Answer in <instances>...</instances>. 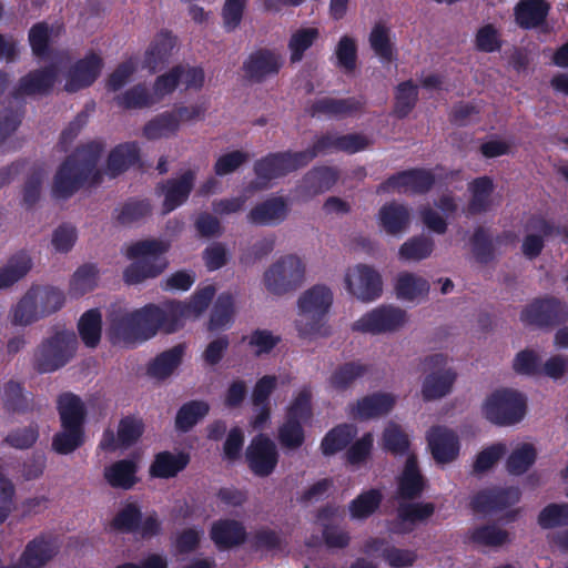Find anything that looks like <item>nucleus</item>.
I'll return each instance as SVG.
<instances>
[{"mask_svg":"<svg viewBox=\"0 0 568 568\" xmlns=\"http://www.w3.org/2000/svg\"><path fill=\"white\" fill-rule=\"evenodd\" d=\"M190 463V455L184 452L173 454L169 450L160 452L154 456L150 466L153 478L169 479L184 470Z\"/></svg>","mask_w":568,"mask_h":568,"instance_id":"473e14b6","label":"nucleus"},{"mask_svg":"<svg viewBox=\"0 0 568 568\" xmlns=\"http://www.w3.org/2000/svg\"><path fill=\"white\" fill-rule=\"evenodd\" d=\"M383 500L381 490L372 488L359 494L349 504V513L353 518L365 519L373 515Z\"/></svg>","mask_w":568,"mask_h":568,"instance_id":"864d4df0","label":"nucleus"},{"mask_svg":"<svg viewBox=\"0 0 568 568\" xmlns=\"http://www.w3.org/2000/svg\"><path fill=\"white\" fill-rule=\"evenodd\" d=\"M357 434L353 424H339L329 429L321 442V452L324 456H333L346 449Z\"/></svg>","mask_w":568,"mask_h":568,"instance_id":"58836bf2","label":"nucleus"},{"mask_svg":"<svg viewBox=\"0 0 568 568\" xmlns=\"http://www.w3.org/2000/svg\"><path fill=\"white\" fill-rule=\"evenodd\" d=\"M138 163H140L139 144L125 142L118 144L109 153L106 171L109 176L114 179Z\"/></svg>","mask_w":568,"mask_h":568,"instance_id":"72a5a7b5","label":"nucleus"},{"mask_svg":"<svg viewBox=\"0 0 568 568\" xmlns=\"http://www.w3.org/2000/svg\"><path fill=\"white\" fill-rule=\"evenodd\" d=\"M278 450L275 443L266 435L254 436L245 450V462L256 477H268L278 464Z\"/></svg>","mask_w":568,"mask_h":568,"instance_id":"f8f14e48","label":"nucleus"},{"mask_svg":"<svg viewBox=\"0 0 568 568\" xmlns=\"http://www.w3.org/2000/svg\"><path fill=\"white\" fill-rule=\"evenodd\" d=\"M526 397L509 388L491 393L483 405V414L495 425L508 426L519 423L526 414Z\"/></svg>","mask_w":568,"mask_h":568,"instance_id":"423d86ee","label":"nucleus"},{"mask_svg":"<svg viewBox=\"0 0 568 568\" xmlns=\"http://www.w3.org/2000/svg\"><path fill=\"white\" fill-rule=\"evenodd\" d=\"M144 423L141 417L129 415L120 419L118 425V440L123 448L134 445L144 433Z\"/></svg>","mask_w":568,"mask_h":568,"instance_id":"13d9d810","label":"nucleus"},{"mask_svg":"<svg viewBox=\"0 0 568 568\" xmlns=\"http://www.w3.org/2000/svg\"><path fill=\"white\" fill-rule=\"evenodd\" d=\"M214 295L215 287L206 285L197 290L189 303L166 301L161 305L146 304L133 312L115 315L110 321L109 339L113 345L130 347L152 338L159 331L175 333L186 317L202 314Z\"/></svg>","mask_w":568,"mask_h":568,"instance_id":"f257e3e1","label":"nucleus"},{"mask_svg":"<svg viewBox=\"0 0 568 568\" xmlns=\"http://www.w3.org/2000/svg\"><path fill=\"white\" fill-rule=\"evenodd\" d=\"M58 554L55 541L44 535H40L28 541L18 564L20 568H43Z\"/></svg>","mask_w":568,"mask_h":568,"instance_id":"393cba45","label":"nucleus"},{"mask_svg":"<svg viewBox=\"0 0 568 568\" xmlns=\"http://www.w3.org/2000/svg\"><path fill=\"white\" fill-rule=\"evenodd\" d=\"M101 143L91 141L75 149L60 164L53 179L52 194L55 199L67 200L82 189L102 182V173L97 169L102 154Z\"/></svg>","mask_w":568,"mask_h":568,"instance_id":"f03ea898","label":"nucleus"},{"mask_svg":"<svg viewBox=\"0 0 568 568\" xmlns=\"http://www.w3.org/2000/svg\"><path fill=\"white\" fill-rule=\"evenodd\" d=\"M406 321V312L392 305H382L364 314L352 328L356 332L379 334L397 331Z\"/></svg>","mask_w":568,"mask_h":568,"instance_id":"4468645a","label":"nucleus"},{"mask_svg":"<svg viewBox=\"0 0 568 568\" xmlns=\"http://www.w3.org/2000/svg\"><path fill=\"white\" fill-rule=\"evenodd\" d=\"M79 335L87 347L99 345L102 331V316L98 308L84 312L78 323Z\"/></svg>","mask_w":568,"mask_h":568,"instance_id":"a19ab883","label":"nucleus"},{"mask_svg":"<svg viewBox=\"0 0 568 568\" xmlns=\"http://www.w3.org/2000/svg\"><path fill=\"white\" fill-rule=\"evenodd\" d=\"M234 315V298L230 293L217 296L211 311L209 331H217L229 326Z\"/></svg>","mask_w":568,"mask_h":568,"instance_id":"3c124183","label":"nucleus"},{"mask_svg":"<svg viewBox=\"0 0 568 568\" xmlns=\"http://www.w3.org/2000/svg\"><path fill=\"white\" fill-rule=\"evenodd\" d=\"M305 276V265L293 254L282 256L264 273L266 290L275 295H283L298 288Z\"/></svg>","mask_w":568,"mask_h":568,"instance_id":"6e6552de","label":"nucleus"},{"mask_svg":"<svg viewBox=\"0 0 568 568\" xmlns=\"http://www.w3.org/2000/svg\"><path fill=\"white\" fill-rule=\"evenodd\" d=\"M185 349V344H178L160 353L148 365V375L158 379H165L170 377L181 365Z\"/></svg>","mask_w":568,"mask_h":568,"instance_id":"f704fd0d","label":"nucleus"},{"mask_svg":"<svg viewBox=\"0 0 568 568\" xmlns=\"http://www.w3.org/2000/svg\"><path fill=\"white\" fill-rule=\"evenodd\" d=\"M179 128L178 115L166 111L151 119L144 125L143 135L149 140H158L175 134Z\"/></svg>","mask_w":568,"mask_h":568,"instance_id":"a18cd8bd","label":"nucleus"},{"mask_svg":"<svg viewBox=\"0 0 568 568\" xmlns=\"http://www.w3.org/2000/svg\"><path fill=\"white\" fill-rule=\"evenodd\" d=\"M494 189V181L490 176L484 175L474 179L469 183L471 196L466 206V214L474 216L487 212L491 204Z\"/></svg>","mask_w":568,"mask_h":568,"instance_id":"c9c22d12","label":"nucleus"},{"mask_svg":"<svg viewBox=\"0 0 568 568\" xmlns=\"http://www.w3.org/2000/svg\"><path fill=\"white\" fill-rule=\"evenodd\" d=\"M521 493L518 487H491L476 493L470 499V508L476 514H493L517 504Z\"/></svg>","mask_w":568,"mask_h":568,"instance_id":"dca6fc26","label":"nucleus"},{"mask_svg":"<svg viewBox=\"0 0 568 568\" xmlns=\"http://www.w3.org/2000/svg\"><path fill=\"white\" fill-rule=\"evenodd\" d=\"M537 452L534 445L525 443L514 449L506 460V469L510 475L525 474L536 462Z\"/></svg>","mask_w":568,"mask_h":568,"instance_id":"8fccbe9b","label":"nucleus"},{"mask_svg":"<svg viewBox=\"0 0 568 568\" xmlns=\"http://www.w3.org/2000/svg\"><path fill=\"white\" fill-rule=\"evenodd\" d=\"M427 442L437 463H450L459 454L460 445L457 435L444 426H433L427 432Z\"/></svg>","mask_w":568,"mask_h":568,"instance_id":"b1692460","label":"nucleus"},{"mask_svg":"<svg viewBox=\"0 0 568 568\" xmlns=\"http://www.w3.org/2000/svg\"><path fill=\"white\" fill-rule=\"evenodd\" d=\"M434 250V241L419 235L406 241L399 247V256L405 261H420L428 257Z\"/></svg>","mask_w":568,"mask_h":568,"instance_id":"774afa93","label":"nucleus"},{"mask_svg":"<svg viewBox=\"0 0 568 568\" xmlns=\"http://www.w3.org/2000/svg\"><path fill=\"white\" fill-rule=\"evenodd\" d=\"M290 207L282 196H273L257 203L247 214L251 224L260 226H276L287 217Z\"/></svg>","mask_w":568,"mask_h":568,"instance_id":"a878e982","label":"nucleus"},{"mask_svg":"<svg viewBox=\"0 0 568 568\" xmlns=\"http://www.w3.org/2000/svg\"><path fill=\"white\" fill-rule=\"evenodd\" d=\"M34 290L42 317L55 313L64 305L65 296L61 290L52 286H37Z\"/></svg>","mask_w":568,"mask_h":568,"instance_id":"052dcab7","label":"nucleus"},{"mask_svg":"<svg viewBox=\"0 0 568 568\" xmlns=\"http://www.w3.org/2000/svg\"><path fill=\"white\" fill-rule=\"evenodd\" d=\"M151 210L149 200L130 199L121 206L115 219L122 225H130L148 216Z\"/></svg>","mask_w":568,"mask_h":568,"instance_id":"338daca9","label":"nucleus"},{"mask_svg":"<svg viewBox=\"0 0 568 568\" xmlns=\"http://www.w3.org/2000/svg\"><path fill=\"white\" fill-rule=\"evenodd\" d=\"M369 45L383 61L394 59V45L389 38V29L383 23H376L369 33Z\"/></svg>","mask_w":568,"mask_h":568,"instance_id":"0e129e2a","label":"nucleus"},{"mask_svg":"<svg viewBox=\"0 0 568 568\" xmlns=\"http://www.w3.org/2000/svg\"><path fill=\"white\" fill-rule=\"evenodd\" d=\"M31 265V258L26 252L12 255L7 265L0 270V290L21 280L30 271Z\"/></svg>","mask_w":568,"mask_h":568,"instance_id":"37998d69","label":"nucleus"},{"mask_svg":"<svg viewBox=\"0 0 568 568\" xmlns=\"http://www.w3.org/2000/svg\"><path fill=\"white\" fill-rule=\"evenodd\" d=\"M57 408L61 428L84 429L87 409L78 395L63 393L58 397Z\"/></svg>","mask_w":568,"mask_h":568,"instance_id":"c756f323","label":"nucleus"},{"mask_svg":"<svg viewBox=\"0 0 568 568\" xmlns=\"http://www.w3.org/2000/svg\"><path fill=\"white\" fill-rule=\"evenodd\" d=\"M426 488V479L420 474L417 458L409 455L406 459L402 475L398 477L397 491L404 500L419 498Z\"/></svg>","mask_w":568,"mask_h":568,"instance_id":"bb28decb","label":"nucleus"},{"mask_svg":"<svg viewBox=\"0 0 568 568\" xmlns=\"http://www.w3.org/2000/svg\"><path fill=\"white\" fill-rule=\"evenodd\" d=\"M114 100L120 108L125 110L144 109L156 103V99L143 83L133 85L122 94L116 95Z\"/></svg>","mask_w":568,"mask_h":568,"instance_id":"09e8293b","label":"nucleus"},{"mask_svg":"<svg viewBox=\"0 0 568 568\" xmlns=\"http://www.w3.org/2000/svg\"><path fill=\"white\" fill-rule=\"evenodd\" d=\"M209 536L219 550L242 546L248 539L244 524L233 518H220L212 523Z\"/></svg>","mask_w":568,"mask_h":568,"instance_id":"aec40b11","label":"nucleus"},{"mask_svg":"<svg viewBox=\"0 0 568 568\" xmlns=\"http://www.w3.org/2000/svg\"><path fill=\"white\" fill-rule=\"evenodd\" d=\"M418 101V87L413 80L400 82L395 89V103L393 113L398 119L406 118Z\"/></svg>","mask_w":568,"mask_h":568,"instance_id":"de8ad7c7","label":"nucleus"},{"mask_svg":"<svg viewBox=\"0 0 568 568\" xmlns=\"http://www.w3.org/2000/svg\"><path fill=\"white\" fill-rule=\"evenodd\" d=\"M169 248L168 242L154 239L131 244L126 250V257L135 261L123 272L125 283L139 284L146 278L159 276L168 267L164 254Z\"/></svg>","mask_w":568,"mask_h":568,"instance_id":"20e7f679","label":"nucleus"},{"mask_svg":"<svg viewBox=\"0 0 568 568\" xmlns=\"http://www.w3.org/2000/svg\"><path fill=\"white\" fill-rule=\"evenodd\" d=\"M408 436L403 432L399 425L390 423L385 427L382 437V446L385 452L394 456L407 454L409 449Z\"/></svg>","mask_w":568,"mask_h":568,"instance_id":"bf43d9fd","label":"nucleus"},{"mask_svg":"<svg viewBox=\"0 0 568 568\" xmlns=\"http://www.w3.org/2000/svg\"><path fill=\"white\" fill-rule=\"evenodd\" d=\"M84 429L62 428L52 438V448L60 455H68L84 444Z\"/></svg>","mask_w":568,"mask_h":568,"instance_id":"e2e57ef3","label":"nucleus"},{"mask_svg":"<svg viewBox=\"0 0 568 568\" xmlns=\"http://www.w3.org/2000/svg\"><path fill=\"white\" fill-rule=\"evenodd\" d=\"M298 155V151H281L271 152L256 160L253 171L261 186H267L271 181L286 176L304 168L302 159Z\"/></svg>","mask_w":568,"mask_h":568,"instance_id":"1a4fd4ad","label":"nucleus"},{"mask_svg":"<svg viewBox=\"0 0 568 568\" xmlns=\"http://www.w3.org/2000/svg\"><path fill=\"white\" fill-rule=\"evenodd\" d=\"M77 347L78 339L74 332H55L38 347L34 354L33 367L41 374L55 372L69 363Z\"/></svg>","mask_w":568,"mask_h":568,"instance_id":"39448f33","label":"nucleus"},{"mask_svg":"<svg viewBox=\"0 0 568 568\" xmlns=\"http://www.w3.org/2000/svg\"><path fill=\"white\" fill-rule=\"evenodd\" d=\"M371 371V365L359 361L346 362L338 365L328 378L329 386L337 392H345Z\"/></svg>","mask_w":568,"mask_h":568,"instance_id":"e433bc0d","label":"nucleus"},{"mask_svg":"<svg viewBox=\"0 0 568 568\" xmlns=\"http://www.w3.org/2000/svg\"><path fill=\"white\" fill-rule=\"evenodd\" d=\"M138 462L133 458H124L104 467L103 477L112 488L129 490L139 481Z\"/></svg>","mask_w":568,"mask_h":568,"instance_id":"7c9ffc66","label":"nucleus"},{"mask_svg":"<svg viewBox=\"0 0 568 568\" xmlns=\"http://www.w3.org/2000/svg\"><path fill=\"white\" fill-rule=\"evenodd\" d=\"M102 68V58L94 52L88 53L84 58L75 61L68 70L64 90L74 93L91 87L99 78Z\"/></svg>","mask_w":568,"mask_h":568,"instance_id":"6ab92c4d","label":"nucleus"},{"mask_svg":"<svg viewBox=\"0 0 568 568\" xmlns=\"http://www.w3.org/2000/svg\"><path fill=\"white\" fill-rule=\"evenodd\" d=\"M98 270L92 264L80 266L70 280L69 293L72 297H80L97 286Z\"/></svg>","mask_w":568,"mask_h":568,"instance_id":"6e6d98bb","label":"nucleus"},{"mask_svg":"<svg viewBox=\"0 0 568 568\" xmlns=\"http://www.w3.org/2000/svg\"><path fill=\"white\" fill-rule=\"evenodd\" d=\"M176 44V38L171 31L161 30L150 43L144 54V68L154 73L165 64Z\"/></svg>","mask_w":568,"mask_h":568,"instance_id":"2f4dec72","label":"nucleus"},{"mask_svg":"<svg viewBox=\"0 0 568 568\" xmlns=\"http://www.w3.org/2000/svg\"><path fill=\"white\" fill-rule=\"evenodd\" d=\"M378 220L386 233L395 235L407 229L410 214L405 205L390 202L379 209Z\"/></svg>","mask_w":568,"mask_h":568,"instance_id":"ea45409f","label":"nucleus"},{"mask_svg":"<svg viewBox=\"0 0 568 568\" xmlns=\"http://www.w3.org/2000/svg\"><path fill=\"white\" fill-rule=\"evenodd\" d=\"M514 239L511 231H504L493 239L488 229L477 226L469 239L473 256L479 264H489L496 257V244L513 242Z\"/></svg>","mask_w":568,"mask_h":568,"instance_id":"5701e85b","label":"nucleus"},{"mask_svg":"<svg viewBox=\"0 0 568 568\" xmlns=\"http://www.w3.org/2000/svg\"><path fill=\"white\" fill-rule=\"evenodd\" d=\"M520 321L538 328H554L568 322V303L552 295L534 298L520 312Z\"/></svg>","mask_w":568,"mask_h":568,"instance_id":"0eeeda50","label":"nucleus"},{"mask_svg":"<svg viewBox=\"0 0 568 568\" xmlns=\"http://www.w3.org/2000/svg\"><path fill=\"white\" fill-rule=\"evenodd\" d=\"M365 104L364 97L343 99L325 97L316 99L306 111L312 118L324 115L333 119H345L361 113Z\"/></svg>","mask_w":568,"mask_h":568,"instance_id":"a211bd4d","label":"nucleus"},{"mask_svg":"<svg viewBox=\"0 0 568 568\" xmlns=\"http://www.w3.org/2000/svg\"><path fill=\"white\" fill-rule=\"evenodd\" d=\"M395 288L399 298L414 301L426 296L430 286L427 280L406 272L398 275Z\"/></svg>","mask_w":568,"mask_h":568,"instance_id":"c03bdc74","label":"nucleus"},{"mask_svg":"<svg viewBox=\"0 0 568 568\" xmlns=\"http://www.w3.org/2000/svg\"><path fill=\"white\" fill-rule=\"evenodd\" d=\"M58 75L59 69L53 63L31 70L19 79L11 91V97L16 100L26 97H47L53 91Z\"/></svg>","mask_w":568,"mask_h":568,"instance_id":"ddd939ff","label":"nucleus"},{"mask_svg":"<svg viewBox=\"0 0 568 568\" xmlns=\"http://www.w3.org/2000/svg\"><path fill=\"white\" fill-rule=\"evenodd\" d=\"M210 410V406L203 400H190L183 404L175 416V428L186 433L191 430Z\"/></svg>","mask_w":568,"mask_h":568,"instance_id":"79ce46f5","label":"nucleus"},{"mask_svg":"<svg viewBox=\"0 0 568 568\" xmlns=\"http://www.w3.org/2000/svg\"><path fill=\"white\" fill-rule=\"evenodd\" d=\"M282 55L275 50L261 48L244 60L242 70L244 78L252 83H262L267 78L277 75L283 67Z\"/></svg>","mask_w":568,"mask_h":568,"instance_id":"f3484780","label":"nucleus"},{"mask_svg":"<svg viewBox=\"0 0 568 568\" xmlns=\"http://www.w3.org/2000/svg\"><path fill=\"white\" fill-rule=\"evenodd\" d=\"M435 513L433 503H399L396 518L389 524V531L396 535L410 534L417 523L427 520Z\"/></svg>","mask_w":568,"mask_h":568,"instance_id":"4be33fe9","label":"nucleus"},{"mask_svg":"<svg viewBox=\"0 0 568 568\" xmlns=\"http://www.w3.org/2000/svg\"><path fill=\"white\" fill-rule=\"evenodd\" d=\"M508 539V531L497 527L495 524L478 526L469 532V540L479 546L500 547Z\"/></svg>","mask_w":568,"mask_h":568,"instance_id":"5fc2aeb1","label":"nucleus"},{"mask_svg":"<svg viewBox=\"0 0 568 568\" xmlns=\"http://www.w3.org/2000/svg\"><path fill=\"white\" fill-rule=\"evenodd\" d=\"M395 400L390 394L374 393L357 400L355 417L367 420L388 414Z\"/></svg>","mask_w":568,"mask_h":568,"instance_id":"4c0bfd02","label":"nucleus"},{"mask_svg":"<svg viewBox=\"0 0 568 568\" xmlns=\"http://www.w3.org/2000/svg\"><path fill=\"white\" fill-rule=\"evenodd\" d=\"M40 318H42V315H40L38 301L36 298V290L31 287L13 308L12 323L14 325L26 326Z\"/></svg>","mask_w":568,"mask_h":568,"instance_id":"603ef678","label":"nucleus"},{"mask_svg":"<svg viewBox=\"0 0 568 568\" xmlns=\"http://www.w3.org/2000/svg\"><path fill=\"white\" fill-rule=\"evenodd\" d=\"M338 180V172L326 165L314 166L306 172L300 185V192L308 197L328 191Z\"/></svg>","mask_w":568,"mask_h":568,"instance_id":"c85d7f7f","label":"nucleus"},{"mask_svg":"<svg viewBox=\"0 0 568 568\" xmlns=\"http://www.w3.org/2000/svg\"><path fill=\"white\" fill-rule=\"evenodd\" d=\"M447 358L443 354H433L424 359L426 369H433L426 375L422 386L425 400L439 399L452 392L457 374L452 368L443 369Z\"/></svg>","mask_w":568,"mask_h":568,"instance_id":"9d476101","label":"nucleus"},{"mask_svg":"<svg viewBox=\"0 0 568 568\" xmlns=\"http://www.w3.org/2000/svg\"><path fill=\"white\" fill-rule=\"evenodd\" d=\"M142 511L136 503H126L112 518L110 527L121 534H134L139 530Z\"/></svg>","mask_w":568,"mask_h":568,"instance_id":"49530a36","label":"nucleus"},{"mask_svg":"<svg viewBox=\"0 0 568 568\" xmlns=\"http://www.w3.org/2000/svg\"><path fill=\"white\" fill-rule=\"evenodd\" d=\"M195 178L193 170H186L179 178L168 179L158 184L156 192L164 195V213L174 211L187 201L194 187Z\"/></svg>","mask_w":568,"mask_h":568,"instance_id":"412c9836","label":"nucleus"},{"mask_svg":"<svg viewBox=\"0 0 568 568\" xmlns=\"http://www.w3.org/2000/svg\"><path fill=\"white\" fill-rule=\"evenodd\" d=\"M318 37L320 31L316 28H301L295 31L288 41L291 62H300L304 53L314 44Z\"/></svg>","mask_w":568,"mask_h":568,"instance_id":"4d7b16f0","label":"nucleus"},{"mask_svg":"<svg viewBox=\"0 0 568 568\" xmlns=\"http://www.w3.org/2000/svg\"><path fill=\"white\" fill-rule=\"evenodd\" d=\"M345 284L347 291L363 302L378 298L383 291L379 273L365 264H358L348 270L345 275Z\"/></svg>","mask_w":568,"mask_h":568,"instance_id":"2eb2a0df","label":"nucleus"},{"mask_svg":"<svg viewBox=\"0 0 568 568\" xmlns=\"http://www.w3.org/2000/svg\"><path fill=\"white\" fill-rule=\"evenodd\" d=\"M312 416V392L310 387L305 386L288 405L285 418L304 424L307 423Z\"/></svg>","mask_w":568,"mask_h":568,"instance_id":"69168bd1","label":"nucleus"},{"mask_svg":"<svg viewBox=\"0 0 568 568\" xmlns=\"http://www.w3.org/2000/svg\"><path fill=\"white\" fill-rule=\"evenodd\" d=\"M435 181V174L430 170L414 168L392 174L378 185L377 192L387 193L396 190L399 193L426 194Z\"/></svg>","mask_w":568,"mask_h":568,"instance_id":"9b49d317","label":"nucleus"},{"mask_svg":"<svg viewBox=\"0 0 568 568\" xmlns=\"http://www.w3.org/2000/svg\"><path fill=\"white\" fill-rule=\"evenodd\" d=\"M247 540L254 551H278L284 546L281 535L268 527L256 529Z\"/></svg>","mask_w":568,"mask_h":568,"instance_id":"680f3d73","label":"nucleus"},{"mask_svg":"<svg viewBox=\"0 0 568 568\" xmlns=\"http://www.w3.org/2000/svg\"><path fill=\"white\" fill-rule=\"evenodd\" d=\"M549 11L546 0H520L514 8L515 21L524 30L537 29L546 23Z\"/></svg>","mask_w":568,"mask_h":568,"instance_id":"cd10ccee","label":"nucleus"},{"mask_svg":"<svg viewBox=\"0 0 568 568\" xmlns=\"http://www.w3.org/2000/svg\"><path fill=\"white\" fill-rule=\"evenodd\" d=\"M332 304V291L321 284L312 286L298 297V317L294 325L301 338L314 339L332 334L327 318Z\"/></svg>","mask_w":568,"mask_h":568,"instance_id":"7ed1b4c3","label":"nucleus"}]
</instances>
